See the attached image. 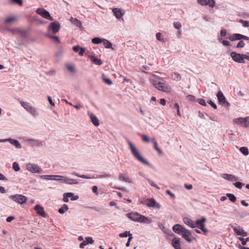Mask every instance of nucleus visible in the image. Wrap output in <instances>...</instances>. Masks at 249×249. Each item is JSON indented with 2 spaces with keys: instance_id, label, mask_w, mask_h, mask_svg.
<instances>
[{
  "instance_id": "aec40b11",
  "label": "nucleus",
  "mask_w": 249,
  "mask_h": 249,
  "mask_svg": "<svg viewBox=\"0 0 249 249\" xmlns=\"http://www.w3.org/2000/svg\"><path fill=\"white\" fill-rule=\"evenodd\" d=\"M222 177L224 178L231 181H236L238 179V178H236L234 176L231 174H223L222 175Z\"/></svg>"
},
{
  "instance_id": "2f4dec72",
  "label": "nucleus",
  "mask_w": 249,
  "mask_h": 249,
  "mask_svg": "<svg viewBox=\"0 0 249 249\" xmlns=\"http://www.w3.org/2000/svg\"><path fill=\"white\" fill-rule=\"evenodd\" d=\"M172 77L176 81H179L181 79V75L177 72H174L172 74Z\"/></svg>"
},
{
  "instance_id": "13d9d810",
  "label": "nucleus",
  "mask_w": 249,
  "mask_h": 249,
  "mask_svg": "<svg viewBox=\"0 0 249 249\" xmlns=\"http://www.w3.org/2000/svg\"><path fill=\"white\" fill-rule=\"evenodd\" d=\"M73 175H74V176H77L78 177H80V178H90V177H89L86 175H79V174H78L77 173H72Z\"/></svg>"
},
{
  "instance_id": "0eeeda50",
  "label": "nucleus",
  "mask_w": 249,
  "mask_h": 249,
  "mask_svg": "<svg viewBox=\"0 0 249 249\" xmlns=\"http://www.w3.org/2000/svg\"><path fill=\"white\" fill-rule=\"evenodd\" d=\"M36 12L38 15L41 16L44 18L53 20V18L51 16L50 13L43 8H38L36 10Z\"/></svg>"
},
{
  "instance_id": "c756f323",
  "label": "nucleus",
  "mask_w": 249,
  "mask_h": 249,
  "mask_svg": "<svg viewBox=\"0 0 249 249\" xmlns=\"http://www.w3.org/2000/svg\"><path fill=\"white\" fill-rule=\"evenodd\" d=\"M28 112L34 116H36L38 114L36 109L33 107H32L30 109L28 110Z\"/></svg>"
},
{
  "instance_id": "f704fd0d",
  "label": "nucleus",
  "mask_w": 249,
  "mask_h": 249,
  "mask_svg": "<svg viewBox=\"0 0 249 249\" xmlns=\"http://www.w3.org/2000/svg\"><path fill=\"white\" fill-rule=\"evenodd\" d=\"M17 20V18L15 16L9 17L5 18V22L6 23H10L14 22Z\"/></svg>"
},
{
  "instance_id": "bb28decb",
  "label": "nucleus",
  "mask_w": 249,
  "mask_h": 249,
  "mask_svg": "<svg viewBox=\"0 0 249 249\" xmlns=\"http://www.w3.org/2000/svg\"><path fill=\"white\" fill-rule=\"evenodd\" d=\"M7 141L8 142H9L11 144H12L13 145L15 146L16 147H17V148H20L21 147L20 144L19 143L18 141L17 140H13V139L10 138V139H8L7 140Z\"/></svg>"
},
{
  "instance_id": "ea45409f",
  "label": "nucleus",
  "mask_w": 249,
  "mask_h": 249,
  "mask_svg": "<svg viewBox=\"0 0 249 249\" xmlns=\"http://www.w3.org/2000/svg\"><path fill=\"white\" fill-rule=\"evenodd\" d=\"M227 196L228 197L229 199L232 202H234L236 200V197L234 195L232 194H227Z\"/></svg>"
},
{
  "instance_id": "423d86ee",
  "label": "nucleus",
  "mask_w": 249,
  "mask_h": 249,
  "mask_svg": "<svg viewBox=\"0 0 249 249\" xmlns=\"http://www.w3.org/2000/svg\"><path fill=\"white\" fill-rule=\"evenodd\" d=\"M242 55L243 54L238 53L234 52H232L231 53V56L233 60L238 63H245V61L243 59Z\"/></svg>"
},
{
  "instance_id": "e2e57ef3",
  "label": "nucleus",
  "mask_w": 249,
  "mask_h": 249,
  "mask_svg": "<svg viewBox=\"0 0 249 249\" xmlns=\"http://www.w3.org/2000/svg\"><path fill=\"white\" fill-rule=\"evenodd\" d=\"M200 229H201L202 231L204 232L205 234H206L208 232V230L205 227V224H203L202 225H200L199 227H198Z\"/></svg>"
},
{
  "instance_id": "0e129e2a",
  "label": "nucleus",
  "mask_w": 249,
  "mask_h": 249,
  "mask_svg": "<svg viewBox=\"0 0 249 249\" xmlns=\"http://www.w3.org/2000/svg\"><path fill=\"white\" fill-rule=\"evenodd\" d=\"M242 57L244 60H245V59H246L249 61V53L248 52L245 54H243Z\"/></svg>"
},
{
  "instance_id": "6ab92c4d",
  "label": "nucleus",
  "mask_w": 249,
  "mask_h": 249,
  "mask_svg": "<svg viewBox=\"0 0 249 249\" xmlns=\"http://www.w3.org/2000/svg\"><path fill=\"white\" fill-rule=\"evenodd\" d=\"M89 115L92 124L96 126H98L99 125V121L98 118L92 113H89Z\"/></svg>"
},
{
  "instance_id": "7c9ffc66",
  "label": "nucleus",
  "mask_w": 249,
  "mask_h": 249,
  "mask_svg": "<svg viewBox=\"0 0 249 249\" xmlns=\"http://www.w3.org/2000/svg\"><path fill=\"white\" fill-rule=\"evenodd\" d=\"M71 21L72 23L75 25L77 27H80L81 25V22L76 18H71Z\"/></svg>"
},
{
  "instance_id": "6e6d98bb",
  "label": "nucleus",
  "mask_w": 249,
  "mask_h": 249,
  "mask_svg": "<svg viewBox=\"0 0 249 249\" xmlns=\"http://www.w3.org/2000/svg\"><path fill=\"white\" fill-rule=\"evenodd\" d=\"M85 241H86V243L88 244L89 243L90 244H93L94 242V241L92 240V238L90 237H87L85 238Z\"/></svg>"
},
{
  "instance_id": "6e6552de",
  "label": "nucleus",
  "mask_w": 249,
  "mask_h": 249,
  "mask_svg": "<svg viewBox=\"0 0 249 249\" xmlns=\"http://www.w3.org/2000/svg\"><path fill=\"white\" fill-rule=\"evenodd\" d=\"M60 28V25L58 22H53L50 23L48 27V30L52 31L53 34H56L59 32Z\"/></svg>"
},
{
  "instance_id": "603ef678",
  "label": "nucleus",
  "mask_w": 249,
  "mask_h": 249,
  "mask_svg": "<svg viewBox=\"0 0 249 249\" xmlns=\"http://www.w3.org/2000/svg\"><path fill=\"white\" fill-rule=\"evenodd\" d=\"M197 102L201 105L206 106V103L204 99L202 98L198 99Z\"/></svg>"
},
{
  "instance_id": "9d476101",
  "label": "nucleus",
  "mask_w": 249,
  "mask_h": 249,
  "mask_svg": "<svg viewBox=\"0 0 249 249\" xmlns=\"http://www.w3.org/2000/svg\"><path fill=\"white\" fill-rule=\"evenodd\" d=\"M231 41H234L236 40H241L244 39V40H249V37L242 35L239 34H234L229 37Z\"/></svg>"
},
{
  "instance_id": "58836bf2",
  "label": "nucleus",
  "mask_w": 249,
  "mask_h": 249,
  "mask_svg": "<svg viewBox=\"0 0 249 249\" xmlns=\"http://www.w3.org/2000/svg\"><path fill=\"white\" fill-rule=\"evenodd\" d=\"M103 39L99 38V37H95L92 38L91 40V42L93 44H98L102 42Z\"/></svg>"
},
{
  "instance_id": "774afa93",
  "label": "nucleus",
  "mask_w": 249,
  "mask_h": 249,
  "mask_svg": "<svg viewBox=\"0 0 249 249\" xmlns=\"http://www.w3.org/2000/svg\"><path fill=\"white\" fill-rule=\"evenodd\" d=\"M81 47H80L79 46H74L73 47L72 49L74 52H78L79 50L80 49Z\"/></svg>"
},
{
  "instance_id": "20e7f679",
  "label": "nucleus",
  "mask_w": 249,
  "mask_h": 249,
  "mask_svg": "<svg viewBox=\"0 0 249 249\" xmlns=\"http://www.w3.org/2000/svg\"><path fill=\"white\" fill-rule=\"evenodd\" d=\"M9 198L20 204L26 203L27 201V198L25 196L19 194L11 195Z\"/></svg>"
},
{
  "instance_id": "4be33fe9",
  "label": "nucleus",
  "mask_w": 249,
  "mask_h": 249,
  "mask_svg": "<svg viewBox=\"0 0 249 249\" xmlns=\"http://www.w3.org/2000/svg\"><path fill=\"white\" fill-rule=\"evenodd\" d=\"M63 179L64 180V183L69 184H77L78 183V182L76 179L70 178L67 177L64 178Z\"/></svg>"
},
{
  "instance_id": "8fccbe9b",
  "label": "nucleus",
  "mask_w": 249,
  "mask_h": 249,
  "mask_svg": "<svg viewBox=\"0 0 249 249\" xmlns=\"http://www.w3.org/2000/svg\"><path fill=\"white\" fill-rule=\"evenodd\" d=\"M29 141L31 142V144L33 145H39L41 144V142L38 140H30Z\"/></svg>"
},
{
  "instance_id": "4c0bfd02",
  "label": "nucleus",
  "mask_w": 249,
  "mask_h": 249,
  "mask_svg": "<svg viewBox=\"0 0 249 249\" xmlns=\"http://www.w3.org/2000/svg\"><path fill=\"white\" fill-rule=\"evenodd\" d=\"M40 178L44 179L54 180V176L53 175H42Z\"/></svg>"
},
{
  "instance_id": "a18cd8bd",
  "label": "nucleus",
  "mask_w": 249,
  "mask_h": 249,
  "mask_svg": "<svg viewBox=\"0 0 249 249\" xmlns=\"http://www.w3.org/2000/svg\"><path fill=\"white\" fill-rule=\"evenodd\" d=\"M65 178L66 177L59 175H55L54 178V180H60L61 182H64V180L63 179Z\"/></svg>"
},
{
  "instance_id": "c85d7f7f",
  "label": "nucleus",
  "mask_w": 249,
  "mask_h": 249,
  "mask_svg": "<svg viewBox=\"0 0 249 249\" xmlns=\"http://www.w3.org/2000/svg\"><path fill=\"white\" fill-rule=\"evenodd\" d=\"M68 205L64 204L61 208L58 210V212L60 213H64L66 211H68Z\"/></svg>"
},
{
  "instance_id": "4d7b16f0",
  "label": "nucleus",
  "mask_w": 249,
  "mask_h": 249,
  "mask_svg": "<svg viewBox=\"0 0 249 249\" xmlns=\"http://www.w3.org/2000/svg\"><path fill=\"white\" fill-rule=\"evenodd\" d=\"M186 98L189 101L191 102H194L196 99L195 97L192 95H189L187 96Z\"/></svg>"
},
{
  "instance_id": "7ed1b4c3",
  "label": "nucleus",
  "mask_w": 249,
  "mask_h": 249,
  "mask_svg": "<svg viewBox=\"0 0 249 249\" xmlns=\"http://www.w3.org/2000/svg\"><path fill=\"white\" fill-rule=\"evenodd\" d=\"M128 142L129 146V149L134 158L142 163L148 165V162L141 156L135 147L134 145L130 141H128Z\"/></svg>"
},
{
  "instance_id": "3c124183",
  "label": "nucleus",
  "mask_w": 249,
  "mask_h": 249,
  "mask_svg": "<svg viewBox=\"0 0 249 249\" xmlns=\"http://www.w3.org/2000/svg\"><path fill=\"white\" fill-rule=\"evenodd\" d=\"M67 70L71 72L74 71V66L72 65H68L66 66Z\"/></svg>"
},
{
  "instance_id": "2eb2a0df",
  "label": "nucleus",
  "mask_w": 249,
  "mask_h": 249,
  "mask_svg": "<svg viewBox=\"0 0 249 249\" xmlns=\"http://www.w3.org/2000/svg\"><path fill=\"white\" fill-rule=\"evenodd\" d=\"M234 231V232L238 235H240L243 237H246L247 236V233L243 229L240 228H238L235 227H231Z\"/></svg>"
},
{
  "instance_id": "393cba45",
  "label": "nucleus",
  "mask_w": 249,
  "mask_h": 249,
  "mask_svg": "<svg viewBox=\"0 0 249 249\" xmlns=\"http://www.w3.org/2000/svg\"><path fill=\"white\" fill-rule=\"evenodd\" d=\"M119 179L120 180H122V181H124L126 182H128V183L132 182L131 179L130 178H129L128 177L124 176L123 174H120L119 175Z\"/></svg>"
},
{
  "instance_id": "f3484780",
  "label": "nucleus",
  "mask_w": 249,
  "mask_h": 249,
  "mask_svg": "<svg viewBox=\"0 0 249 249\" xmlns=\"http://www.w3.org/2000/svg\"><path fill=\"white\" fill-rule=\"evenodd\" d=\"M185 229V228L179 224H176L173 227V231L178 234H181Z\"/></svg>"
},
{
  "instance_id": "de8ad7c7",
  "label": "nucleus",
  "mask_w": 249,
  "mask_h": 249,
  "mask_svg": "<svg viewBox=\"0 0 249 249\" xmlns=\"http://www.w3.org/2000/svg\"><path fill=\"white\" fill-rule=\"evenodd\" d=\"M130 233L129 231H125L123 233L119 234V236L120 237H126L130 235Z\"/></svg>"
},
{
  "instance_id": "49530a36",
  "label": "nucleus",
  "mask_w": 249,
  "mask_h": 249,
  "mask_svg": "<svg viewBox=\"0 0 249 249\" xmlns=\"http://www.w3.org/2000/svg\"><path fill=\"white\" fill-rule=\"evenodd\" d=\"M103 80L106 84L108 85H111L112 84L111 80L108 78L103 76Z\"/></svg>"
},
{
  "instance_id": "338daca9",
  "label": "nucleus",
  "mask_w": 249,
  "mask_h": 249,
  "mask_svg": "<svg viewBox=\"0 0 249 249\" xmlns=\"http://www.w3.org/2000/svg\"><path fill=\"white\" fill-rule=\"evenodd\" d=\"M161 34L160 33H158L156 34V38L159 41H163V39L161 38Z\"/></svg>"
},
{
  "instance_id": "69168bd1",
  "label": "nucleus",
  "mask_w": 249,
  "mask_h": 249,
  "mask_svg": "<svg viewBox=\"0 0 249 249\" xmlns=\"http://www.w3.org/2000/svg\"><path fill=\"white\" fill-rule=\"evenodd\" d=\"M166 193L169 195L172 198H175V195L172 192H171V191H170L169 190H167L166 191Z\"/></svg>"
},
{
  "instance_id": "9b49d317",
  "label": "nucleus",
  "mask_w": 249,
  "mask_h": 249,
  "mask_svg": "<svg viewBox=\"0 0 249 249\" xmlns=\"http://www.w3.org/2000/svg\"><path fill=\"white\" fill-rule=\"evenodd\" d=\"M217 96L218 101L220 104L226 107H229L230 106L229 103L227 101L225 96H224L221 91H218L217 94Z\"/></svg>"
},
{
  "instance_id": "473e14b6",
  "label": "nucleus",
  "mask_w": 249,
  "mask_h": 249,
  "mask_svg": "<svg viewBox=\"0 0 249 249\" xmlns=\"http://www.w3.org/2000/svg\"><path fill=\"white\" fill-rule=\"evenodd\" d=\"M102 42H103L104 46L106 48H110L112 47L111 43L109 41H108V40H107L105 39H103Z\"/></svg>"
},
{
  "instance_id": "a19ab883",
  "label": "nucleus",
  "mask_w": 249,
  "mask_h": 249,
  "mask_svg": "<svg viewBox=\"0 0 249 249\" xmlns=\"http://www.w3.org/2000/svg\"><path fill=\"white\" fill-rule=\"evenodd\" d=\"M139 201H140V203L143 204V205H145L147 206L148 203L149 201V198H145L142 197L139 200Z\"/></svg>"
},
{
  "instance_id": "bf43d9fd",
  "label": "nucleus",
  "mask_w": 249,
  "mask_h": 249,
  "mask_svg": "<svg viewBox=\"0 0 249 249\" xmlns=\"http://www.w3.org/2000/svg\"><path fill=\"white\" fill-rule=\"evenodd\" d=\"M234 185L236 187L239 188V189H241L243 185H244V184L240 182H236L235 183H234Z\"/></svg>"
},
{
  "instance_id": "f257e3e1",
  "label": "nucleus",
  "mask_w": 249,
  "mask_h": 249,
  "mask_svg": "<svg viewBox=\"0 0 249 249\" xmlns=\"http://www.w3.org/2000/svg\"><path fill=\"white\" fill-rule=\"evenodd\" d=\"M149 80L153 86L158 90L167 93L171 92L172 88L171 86L165 82H162V79L159 76L152 75L150 76Z\"/></svg>"
},
{
  "instance_id": "864d4df0",
  "label": "nucleus",
  "mask_w": 249,
  "mask_h": 249,
  "mask_svg": "<svg viewBox=\"0 0 249 249\" xmlns=\"http://www.w3.org/2000/svg\"><path fill=\"white\" fill-rule=\"evenodd\" d=\"M173 24H174V27L176 29H178V30H179L181 27V24L180 22H174L173 23Z\"/></svg>"
},
{
  "instance_id": "5701e85b",
  "label": "nucleus",
  "mask_w": 249,
  "mask_h": 249,
  "mask_svg": "<svg viewBox=\"0 0 249 249\" xmlns=\"http://www.w3.org/2000/svg\"><path fill=\"white\" fill-rule=\"evenodd\" d=\"M112 11L114 15L117 18H121L123 15L121 10L120 9L114 8L112 10Z\"/></svg>"
},
{
  "instance_id": "b1692460",
  "label": "nucleus",
  "mask_w": 249,
  "mask_h": 249,
  "mask_svg": "<svg viewBox=\"0 0 249 249\" xmlns=\"http://www.w3.org/2000/svg\"><path fill=\"white\" fill-rule=\"evenodd\" d=\"M89 58L90 60L94 64L97 65H101L102 64L103 62L102 61L98 59V58H96L93 56H90Z\"/></svg>"
},
{
  "instance_id": "39448f33",
  "label": "nucleus",
  "mask_w": 249,
  "mask_h": 249,
  "mask_svg": "<svg viewBox=\"0 0 249 249\" xmlns=\"http://www.w3.org/2000/svg\"><path fill=\"white\" fill-rule=\"evenodd\" d=\"M234 123L241 125L242 126L249 127V117H239L233 120Z\"/></svg>"
},
{
  "instance_id": "cd10ccee",
  "label": "nucleus",
  "mask_w": 249,
  "mask_h": 249,
  "mask_svg": "<svg viewBox=\"0 0 249 249\" xmlns=\"http://www.w3.org/2000/svg\"><path fill=\"white\" fill-rule=\"evenodd\" d=\"M20 104L21 106L24 108L27 111L32 107L29 103L23 101H20Z\"/></svg>"
},
{
  "instance_id": "a211bd4d",
  "label": "nucleus",
  "mask_w": 249,
  "mask_h": 249,
  "mask_svg": "<svg viewBox=\"0 0 249 249\" xmlns=\"http://www.w3.org/2000/svg\"><path fill=\"white\" fill-rule=\"evenodd\" d=\"M172 244L175 249H181L179 238L175 237L172 239Z\"/></svg>"
},
{
  "instance_id": "09e8293b",
  "label": "nucleus",
  "mask_w": 249,
  "mask_h": 249,
  "mask_svg": "<svg viewBox=\"0 0 249 249\" xmlns=\"http://www.w3.org/2000/svg\"><path fill=\"white\" fill-rule=\"evenodd\" d=\"M13 168L15 171H18L20 170V167L16 162H14L13 163Z\"/></svg>"
},
{
  "instance_id": "c03bdc74",
  "label": "nucleus",
  "mask_w": 249,
  "mask_h": 249,
  "mask_svg": "<svg viewBox=\"0 0 249 249\" xmlns=\"http://www.w3.org/2000/svg\"><path fill=\"white\" fill-rule=\"evenodd\" d=\"M239 22L242 24L243 26L246 27H249V21H246L243 19H240Z\"/></svg>"
},
{
  "instance_id": "dca6fc26",
  "label": "nucleus",
  "mask_w": 249,
  "mask_h": 249,
  "mask_svg": "<svg viewBox=\"0 0 249 249\" xmlns=\"http://www.w3.org/2000/svg\"><path fill=\"white\" fill-rule=\"evenodd\" d=\"M149 201L148 203L147 207H154L158 209L160 208V205L157 202L154 198H149Z\"/></svg>"
},
{
  "instance_id": "37998d69",
  "label": "nucleus",
  "mask_w": 249,
  "mask_h": 249,
  "mask_svg": "<svg viewBox=\"0 0 249 249\" xmlns=\"http://www.w3.org/2000/svg\"><path fill=\"white\" fill-rule=\"evenodd\" d=\"M47 36L48 37L53 39L55 42H56L57 43H59L60 42L59 38L58 36H52L50 34H48Z\"/></svg>"
},
{
  "instance_id": "4468645a",
  "label": "nucleus",
  "mask_w": 249,
  "mask_h": 249,
  "mask_svg": "<svg viewBox=\"0 0 249 249\" xmlns=\"http://www.w3.org/2000/svg\"><path fill=\"white\" fill-rule=\"evenodd\" d=\"M181 235H182V237L188 243H191L192 242V239L190 237L191 235V232L190 231L185 229L183 231Z\"/></svg>"
},
{
  "instance_id": "412c9836",
  "label": "nucleus",
  "mask_w": 249,
  "mask_h": 249,
  "mask_svg": "<svg viewBox=\"0 0 249 249\" xmlns=\"http://www.w3.org/2000/svg\"><path fill=\"white\" fill-rule=\"evenodd\" d=\"M184 223L191 228H195L196 224L194 221L188 217H185L183 219Z\"/></svg>"
},
{
  "instance_id": "680f3d73",
  "label": "nucleus",
  "mask_w": 249,
  "mask_h": 249,
  "mask_svg": "<svg viewBox=\"0 0 249 249\" xmlns=\"http://www.w3.org/2000/svg\"><path fill=\"white\" fill-rule=\"evenodd\" d=\"M67 194H71V200H75L78 199V196H74V194L72 193H67Z\"/></svg>"
},
{
  "instance_id": "f03ea898",
  "label": "nucleus",
  "mask_w": 249,
  "mask_h": 249,
  "mask_svg": "<svg viewBox=\"0 0 249 249\" xmlns=\"http://www.w3.org/2000/svg\"><path fill=\"white\" fill-rule=\"evenodd\" d=\"M127 217L132 221L140 223L150 224L152 222V219L139 214L137 212H132L126 214Z\"/></svg>"
},
{
  "instance_id": "79ce46f5",
  "label": "nucleus",
  "mask_w": 249,
  "mask_h": 249,
  "mask_svg": "<svg viewBox=\"0 0 249 249\" xmlns=\"http://www.w3.org/2000/svg\"><path fill=\"white\" fill-rule=\"evenodd\" d=\"M71 194H67V193L64 194L63 195V200L65 202H68L69 201V197H71Z\"/></svg>"
},
{
  "instance_id": "ddd939ff",
  "label": "nucleus",
  "mask_w": 249,
  "mask_h": 249,
  "mask_svg": "<svg viewBox=\"0 0 249 249\" xmlns=\"http://www.w3.org/2000/svg\"><path fill=\"white\" fill-rule=\"evenodd\" d=\"M34 209L37 214L43 217H46L47 216V214L44 212L43 207H41L39 205H36L35 206Z\"/></svg>"
},
{
  "instance_id": "c9c22d12",
  "label": "nucleus",
  "mask_w": 249,
  "mask_h": 249,
  "mask_svg": "<svg viewBox=\"0 0 249 249\" xmlns=\"http://www.w3.org/2000/svg\"><path fill=\"white\" fill-rule=\"evenodd\" d=\"M206 221V219L203 217L200 219H198L196 221V224L198 227L200 226V225H202L204 224V223Z\"/></svg>"
},
{
  "instance_id": "f8f14e48",
  "label": "nucleus",
  "mask_w": 249,
  "mask_h": 249,
  "mask_svg": "<svg viewBox=\"0 0 249 249\" xmlns=\"http://www.w3.org/2000/svg\"><path fill=\"white\" fill-rule=\"evenodd\" d=\"M197 3L202 6H209L210 7L213 8L215 5L214 0H197Z\"/></svg>"
},
{
  "instance_id": "5fc2aeb1",
  "label": "nucleus",
  "mask_w": 249,
  "mask_h": 249,
  "mask_svg": "<svg viewBox=\"0 0 249 249\" xmlns=\"http://www.w3.org/2000/svg\"><path fill=\"white\" fill-rule=\"evenodd\" d=\"M245 43L242 41V40H240L237 44V46H236V47L238 48H243L245 46Z\"/></svg>"
},
{
  "instance_id": "72a5a7b5",
  "label": "nucleus",
  "mask_w": 249,
  "mask_h": 249,
  "mask_svg": "<svg viewBox=\"0 0 249 249\" xmlns=\"http://www.w3.org/2000/svg\"><path fill=\"white\" fill-rule=\"evenodd\" d=\"M9 2L11 4H17L20 6L23 5L22 0H9Z\"/></svg>"
},
{
  "instance_id": "1a4fd4ad",
  "label": "nucleus",
  "mask_w": 249,
  "mask_h": 249,
  "mask_svg": "<svg viewBox=\"0 0 249 249\" xmlns=\"http://www.w3.org/2000/svg\"><path fill=\"white\" fill-rule=\"evenodd\" d=\"M27 169L32 173H41V169L36 164L29 163L27 165Z\"/></svg>"
},
{
  "instance_id": "e433bc0d",
  "label": "nucleus",
  "mask_w": 249,
  "mask_h": 249,
  "mask_svg": "<svg viewBox=\"0 0 249 249\" xmlns=\"http://www.w3.org/2000/svg\"><path fill=\"white\" fill-rule=\"evenodd\" d=\"M240 151L244 155H248L249 154V150L246 147H241L240 149Z\"/></svg>"
},
{
  "instance_id": "052dcab7",
  "label": "nucleus",
  "mask_w": 249,
  "mask_h": 249,
  "mask_svg": "<svg viewBox=\"0 0 249 249\" xmlns=\"http://www.w3.org/2000/svg\"><path fill=\"white\" fill-rule=\"evenodd\" d=\"M208 103L209 105H210L214 109H216L217 108L216 105L213 102H212V100H209L208 101Z\"/></svg>"
},
{
  "instance_id": "a878e982",
  "label": "nucleus",
  "mask_w": 249,
  "mask_h": 249,
  "mask_svg": "<svg viewBox=\"0 0 249 249\" xmlns=\"http://www.w3.org/2000/svg\"><path fill=\"white\" fill-rule=\"evenodd\" d=\"M151 141L152 142H153V147L155 149V150H156L158 153L160 154V155H161L162 154V151L158 147V143L155 140V138H152L151 139Z\"/></svg>"
}]
</instances>
